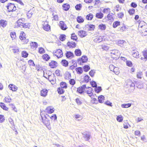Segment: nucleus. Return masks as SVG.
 <instances>
[{
    "instance_id": "nucleus-1",
    "label": "nucleus",
    "mask_w": 147,
    "mask_h": 147,
    "mask_svg": "<svg viewBox=\"0 0 147 147\" xmlns=\"http://www.w3.org/2000/svg\"><path fill=\"white\" fill-rule=\"evenodd\" d=\"M19 38L23 44H26L29 42L28 39H26L25 33L23 31L20 33Z\"/></svg>"
},
{
    "instance_id": "nucleus-2",
    "label": "nucleus",
    "mask_w": 147,
    "mask_h": 147,
    "mask_svg": "<svg viewBox=\"0 0 147 147\" xmlns=\"http://www.w3.org/2000/svg\"><path fill=\"white\" fill-rule=\"evenodd\" d=\"M9 12H13L16 10V7L14 3H8L6 6Z\"/></svg>"
},
{
    "instance_id": "nucleus-3",
    "label": "nucleus",
    "mask_w": 147,
    "mask_h": 147,
    "mask_svg": "<svg viewBox=\"0 0 147 147\" xmlns=\"http://www.w3.org/2000/svg\"><path fill=\"white\" fill-rule=\"evenodd\" d=\"M83 137L86 141H88L90 138L91 134L87 131L84 132L82 133Z\"/></svg>"
},
{
    "instance_id": "nucleus-4",
    "label": "nucleus",
    "mask_w": 147,
    "mask_h": 147,
    "mask_svg": "<svg viewBox=\"0 0 147 147\" xmlns=\"http://www.w3.org/2000/svg\"><path fill=\"white\" fill-rule=\"evenodd\" d=\"M41 116L42 122L49 130H51V127L50 125L49 121L48 119H44L43 118V116L42 115H41Z\"/></svg>"
},
{
    "instance_id": "nucleus-5",
    "label": "nucleus",
    "mask_w": 147,
    "mask_h": 147,
    "mask_svg": "<svg viewBox=\"0 0 147 147\" xmlns=\"http://www.w3.org/2000/svg\"><path fill=\"white\" fill-rule=\"evenodd\" d=\"M53 54V55L56 56L58 58L61 57L63 56L62 51L60 49H58L56 51H54Z\"/></svg>"
},
{
    "instance_id": "nucleus-6",
    "label": "nucleus",
    "mask_w": 147,
    "mask_h": 147,
    "mask_svg": "<svg viewBox=\"0 0 147 147\" xmlns=\"http://www.w3.org/2000/svg\"><path fill=\"white\" fill-rule=\"evenodd\" d=\"M88 58L86 56H83L81 58H79L78 60V62L80 65L82 63H84L87 62Z\"/></svg>"
},
{
    "instance_id": "nucleus-7",
    "label": "nucleus",
    "mask_w": 147,
    "mask_h": 147,
    "mask_svg": "<svg viewBox=\"0 0 147 147\" xmlns=\"http://www.w3.org/2000/svg\"><path fill=\"white\" fill-rule=\"evenodd\" d=\"M95 26L94 25L91 24H89L86 25L84 29L86 30L92 31L95 28Z\"/></svg>"
},
{
    "instance_id": "nucleus-8",
    "label": "nucleus",
    "mask_w": 147,
    "mask_h": 147,
    "mask_svg": "<svg viewBox=\"0 0 147 147\" xmlns=\"http://www.w3.org/2000/svg\"><path fill=\"white\" fill-rule=\"evenodd\" d=\"M25 19L24 18L19 19L16 22L17 26L18 27H22V25L25 23Z\"/></svg>"
},
{
    "instance_id": "nucleus-9",
    "label": "nucleus",
    "mask_w": 147,
    "mask_h": 147,
    "mask_svg": "<svg viewBox=\"0 0 147 147\" xmlns=\"http://www.w3.org/2000/svg\"><path fill=\"white\" fill-rule=\"evenodd\" d=\"M65 55L67 58L69 59L73 58L74 56V53L71 51H67Z\"/></svg>"
},
{
    "instance_id": "nucleus-10",
    "label": "nucleus",
    "mask_w": 147,
    "mask_h": 147,
    "mask_svg": "<svg viewBox=\"0 0 147 147\" xmlns=\"http://www.w3.org/2000/svg\"><path fill=\"white\" fill-rule=\"evenodd\" d=\"M86 88V85L85 84L83 85L82 86L78 88L77 91L79 93L82 94L84 92Z\"/></svg>"
},
{
    "instance_id": "nucleus-11",
    "label": "nucleus",
    "mask_w": 147,
    "mask_h": 147,
    "mask_svg": "<svg viewBox=\"0 0 147 147\" xmlns=\"http://www.w3.org/2000/svg\"><path fill=\"white\" fill-rule=\"evenodd\" d=\"M78 35L81 38L85 37L87 35L86 32L85 31H84L82 30H80L78 31Z\"/></svg>"
},
{
    "instance_id": "nucleus-12",
    "label": "nucleus",
    "mask_w": 147,
    "mask_h": 147,
    "mask_svg": "<svg viewBox=\"0 0 147 147\" xmlns=\"http://www.w3.org/2000/svg\"><path fill=\"white\" fill-rule=\"evenodd\" d=\"M59 26L63 30H65L67 28L66 25L63 21L60 22Z\"/></svg>"
},
{
    "instance_id": "nucleus-13",
    "label": "nucleus",
    "mask_w": 147,
    "mask_h": 147,
    "mask_svg": "<svg viewBox=\"0 0 147 147\" xmlns=\"http://www.w3.org/2000/svg\"><path fill=\"white\" fill-rule=\"evenodd\" d=\"M57 63L56 61H52L51 62L49 63V65L51 68H54L57 66Z\"/></svg>"
},
{
    "instance_id": "nucleus-14",
    "label": "nucleus",
    "mask_w": 147,
    "mask_h": 147,
    "mask_svg": "<svg viewBox=\"0 0 147 147\" xmlns=\"http://www.w3.org/2000/svg\"><path fill=\"white\" fill-rule=\"evenodd\" d=\"M8 88L10 90H12L13 91H16L18 89V87L13 84H10L8 86Z\"/></svg>"
},
{
    "instance_id": "nucleus-15",
    "label": "nucleus",
    "mask_w": 147,
    "mask_h": 147,
    "mask_svg": "<svg viewBox=\"0 0 147 147\" xmlns=\"http://www.w3.org/2000/svg\"><path fill=\"white\" fill-rule=\"evenodd\" d=\"M67 45L69 48H75L76 47V44L74 42L68 41L67 43Z\"/></svg>"
},
{
    "instance_id": "nucleus-16",
    "label": "nucleus",
    "mask_w": 147,
    "mask_h": 147,
    "mask_svg": "<svg viewBox=\"0 0 147 147\" xmlns=\"http://www.w3.org/2000/svg\"><path fill=\"white\" fill-rule=\"evenodd\" d=\"M63 9L65 11H67L69 9L70 6L69 4L66 3H64L62 5Z\"/></svg>"
},
{
    "instance_id": "nucleus-17",
    "label": "nucleus",
    "mask_w": 147,
    "mask_h": 147,
    "mask_svg": "<svg viewBox=\"0 0 147 147\" xmlns=\"http://www.w3.org/2000/svg\"><path fill=\"white\" fill-rule=\"evenodd\" d=\"M46 110L47 112L49 113H52L54 111L53 108L51 106L48 107L46 108Z\"/></svg>"
},
{
    "instance_id": "nucleus-18",
    "label": "nucleus",
    "mask_w": 147,
    "mask_h": 147,
    "mask_svg": "<svg viewBox=\"0 0 147 147\" xmlns=\"http://www.w3.org/2000/svg\"><path fill=\"white\" fill-rule=\"evenodd\" d=\"M43 28L44 30L47 31H49L51 29L50 26L48 24H45V23L43 25Z\"/></svg>"
},
{
    "instance_id": "nucleus-19",
    "label": "nucleus",
    "mask_w": 147,
    "mask_h": 147,
    "mask_svg": "<svg viewBox=\"0 0 147 147\" xmlns=\"http://www.w3.org/2000/svg\"><path fill=\"white\" fill-rule=\"evenodd\" d=\"M7 24V22L3 20H0V25L3 28L5 27Z\"/></svg>"
},
{
    "instance_id": "nucleus-20",
    "label": "nucleus",
    "mask_w": 147,
    "mask_h": 147,
    "mask_svg": "<svg viewBox=\"0 0 147 147\" xmlns=\"http://www.w3.org/2000/svg\"><path fill=\"white\" fill-rule=\"evenodd\" d=\"M48 90L46 89H43L41 90L40 94L41 96L45 97L47 95Z\"/></svg>"
},
{
    "instance_id": "nucleus-21",
    "label": "nucleus",
    "mask_w": 147,
    "mask_h": 147,
    "mask_svg": "<svg viewBox=\"0 0 147 147\" xmlns=\"http://www.w3.org/2000/svg\"><path fill=\"white\" fill-rule=\"evenodd\" d=\"M103 14L102 13L100 12L96 13L95 16L97 18L101 19L103 17Z\"/></svg>"
},
{
    "instance_id": "nucleus-22",
    "label": "nucleus",
    "mask_w": 147,
    "mask_h": 147,
    "mask_svg": "<svg viewBox=\"0 0 147 147\" xmlns=\"http://www.w3.org/2000/svg\"><path fill=\"white\" fill-rule=\"evenodd\" d=\"M61 64L65 67H67L68 65V62L65 59H63L61 61Z\"/></svg>"
},
{
    "instance_id": "nucleus-23",
    "label": "nucleus",
    "mask_w": 147,
    "mask_h": 147,
    "mask_svg": "<svg viewBox=\"0 0 147 147\" xmlns=\"http://www.w3.org/2000/svg\"><path fill=\"white\" fill-rule=\"evenodd\" d=\"M0 106L3 109L6 111H8V108L6 106L5 104L3 102H0Z\"/></svg>"
},
{
    "instance_id": "nucleus-24",
    "label": "nucleus",
    "mask_w": 147,
    "mask_h": 147,
    "mask_svg": "<svg viewBox=\"0 0 147 147\" xmlns=\"http://www.w3.org/2000/svg\"><path fill=\"white\" fill-rule=\"evenodd\" d=\"M76 70L78 74H82L83 72V69L81 67H78L76 68Z\"/></svg>"
},
{
    "instance_id": "nucleus-25",
    "label": "nucleus",
    "mask_w": 147,
    "mask_h": 147,
    "mask_svg": "<svg viewBox=\"0 0 147 147\" xmlns=\"http://www.w3.org/2000/svg\"><path fill=\"white\" fill-rule=\"evenodd\" d=\"M120 24V22L119 21H115L113 23V27L114 28H117L118 26H119Z\"/></svg>"
},
{
    "instance_id": "nucleus-26",
    "label": "nucleus",
    "mask_w": 147,
    "mask_h": 147,
    "mask_svg": "<svg viewBox=\"0 0 147 147\" xmlns=\"http://www.w3.org/2000/svg\"><path fill=\"white\" fill-rule=\"evenodd\" d=\"M103 38L101 36L96 38L94 39V41L95 42H100L102 41Z\"/></svg>"
},
{
    "instance_id": "nucleus-27",
    "label": "nucleus",
    "mask_w": 147,
    "mask_h": 147,
    "mask_svg": "<svg viewBox=\"0 0 147 147\" xmlns=\"http://www.w3.org/2000/svg\"><path fill=\"white\" fill-rule=\"evenodd\" d=\"M93 89L92 88H90L89 89H88V90H86L85 91V92H86V93L89 94H91V95H89V96H91L93 94Z\"/></svg>"
},
{
    "instance_id": "nucleus-28",
    "label": "nucleus",
    "mask_w": 147,
    "mask_h": 147,
    "mask_svg": "<svg viewBox=\"0 0 147 147\" xmlns=\"http://www.w3.org/2000/svg\"><path fill=\"white\" fill-rule=\"evenodd\" d=\"M125 43V41L123 40H119L117 42L118 45L121 47H123V46L124 44Z\"/></svg>"
},
{
    "instance_id": "nucleus-29",
    "label": "nucleus",
    "mask_w": 147,
    "mask_h": 147,
    "mask_svg": "<svg viewBox=\"0 0 147 147\" xmlns=\"http://www.w3.org/2000/svg\"><path fill=\"white\" fill-rule=\"evenodd\" d=\"M42 58L44 60L46 61H48L50 59V57L48 54H45L42 56Z\"/></svg>"
},
{
    "instance_id": "nucleus-30",
    "label": "nucleus",
    "mask_w": 147,
    "mask_h": 147,
    "mask_svg": "<svg viewBox=\"0 0 147 147\" xmlns=\"http://www.w3.org/2000/svg\"><path fill=\"white\" fill-rule=\"evenodd\" d=\"M93 16L92 13H89L86 16V18L88 20H91L93 19Z\"/></svg>"
},
{
    "instance_id": "nucleus-31",
    "label": "nucleus",
    "mask_w": 147,
    "mask_h": 147,
    "mask_svg": "<svg viewBox=\"0 0 147 147\" xmlns=\"http://www.w3.org/2000/svg\"><path fill=\"white\" fill-rule=\"evenodd\" d=\"M104 97L103 95H100L98 97V100L99 102L102 103L104 100Z\"/></svg>"
},
{
    "instance_id": "nucleus-32",
    "label": "nucleus",
    "mask_w": 147,
    "mask_h": 147,
    "mask_svg": "<svg viewBox=\"0 0 147 147\" xmlns=\"http://www.w3.org/2000/svg\"><path fill=\"white\" fill-rule=\"evenodd\" d=\"M61 88H62L66 89L67 88V86L66 83L65 82H61L60 83Z\"/></svg>"
},
{
    "instance_id": "nucleus-33",
    "label": "nucleus",
    "mask_w": 147,
    "mask_h": 147,
    "mask_svg": "<svg viewBox=\"0 0 147 147\" xmlns=\"http://www.w3.org/2000/svg\"><path fill=\"white\" fill-rule=\"evenodd\" d=\"M74 52L75 55L77 56H80L82 54L81 50L79 49H76Z\"/></svg>"
},
{
    "instance_id": "nucleus-34",
    "label": "nucleus",
    "mask_w": 147,
    "mask_h": 147,
    "mask_svg": "<svg viewBox=\"0 0 147 147\" xmlns=\"http://www.w3.org/2000/svg\"><path fill=\"white\" fill-rule=\"evenodd\" d=\"M98 28L101 30H105L106 26V25L103 24H99L98 26Z\"/></svg>"
},
{
    "instance_id": "nucleus-35",
    "label": "nucleus",
    "mask_w": 147,
    "mask_h": 147,
    "mask_svg": "<svg viewBox=\"0 0 147 147\" xmlns=\"http://www.w3.org/2000/svg\"><path fill=\"white\" fill-rule=\"evenodd\" d=\"M84 19L80 16H78L77 18V21L79 23H82L84 22Z\"/></svg>"
},
{
    "instance_id": "nucleus-36",
    "label": "nucleus",
    "mask_w": 147,
    "mask_h": 147,
    "mask_svg": "<svg viewBox=\"0 0 147 147\" xmlns=\"http://www.w3.org/2000/svg\"><path fill=\"white\" fill-rule=\"evenodd\" d=\"M30 23H24V24L22 25L21 28H28L29 29L30 26Z\"/></svg>"
},
{
    "instance_id": "nucleus-37",
    "label": "nucleus",
    "mask_w": 147,
    "mask_h": 147,
    "mask_svg": "<svg viewBox=\"0 0 147 147\" xmlns=\"http://www.w3.org/2000/svg\"><path fill=\"white\" fill-rule=\"evenodd\" d=\"M113 16L111 15L110 13L108 14L107 16V18L109 20L111 21H113L114 20V18Z\"/></svg>"
},
{
    "instance_id": "nucleus-38",
    "label": "nucleus",
    "mask_w": 147,
    "mask_h": 147,
    "mask_svg": "<svg viewBox=\"0 0 147 147\" xmlns=\"http://www.w3.org/2000/svg\"><path fill=\"white\" fill-rule=\"evenodd\" d=\"M102 89L101 87L100 86H97L94 89V91L96 93H99L101 91Z\"/></svg>"
},
{
    "instance_id": "nucleus-39",
    "label": "nucleus",
    "mask_w": 147,
    "mask_h": 147,
    "mask_svg": "<svg viewBox=\"0 0 147 147\" xmlns=\"http://www.w3.org/2000/svg\"><path fill=\"white\" fill-rule=\"evenodd\" d=\"M57 91L58 94H63L65 92V90L60 87H59L57 88Z\"/></svg>"
},
{
    "instance_id": "nucleus-40",
    "label": "nucleus",
    "mask_w": 147,
    "mask_h": 147,
    "mask_svg": "<svg viewBox=\"0 0 147 147\" xmlns=\"http://www.w3.org/2000/svg\"><path fill=\"white\" fill-rule=\"evenodd\" d=\"M84 80L85 82L87 83L89 80H91V79L90 78V77L88 75L85 76L84 78Z\"/></svg>"
},
{
    "instance_id": "nucleus-41",
    "label": "nucleus",
    "mask_w": 147,
    "mask_h": 147,
    "mask_svg": "<svg viewBox=\"0 0 147 147\" xmlns=\"http://www.w3.org/2000/svg\"><path fill=\"white\" fill-rule=\"evenodd\" d=\"M130 83H131V84L129 85L130 88H131V91H130L129 90L130 92H133L135 89L134 86H135V85L134 83L133 82H131ZM129 90H130V89H129Z\"/></svg>"
},
{
    "instance_id": "nucleus-42",
    "label": "nucleus",
    "mask_w": 147,
    "mask_h": 147,
    "mask_svg": "<svg viewBox=\"0 0 147 147\" xmlns=\"http://www.w3.org/2000/svg\"><path fill=\"white\" fill-rule=\"evenodd\" d=\"M30 44V46L33 48H37L38 47V44L36 42H32Z\"/></svg>"
},
{
    "instance_id": "nucleus-43",
    "label": "nucleus",
    "mask_w": 147,
    "mask_h": 147,
    "mask_svg": "<svg viewBox=\"0 0 147 147\" xmlns=\"http://www.w3.org/2000/svg\"><path fill=\"white\" fill-rule=\"evenodd\" d=\"M117 120L119 122H121L123 119V117L121 115H119L117 116L116 118Z\"/></svg>"
},
{
    "instance_id": "nucleus-44",
    "label": "nucleus",
    "mask_w": 147,
    "mask_h": 147,
    "mask_svg": "<svg viewBox=\"0 0 147 147\" xmlns=\"http://www.w3.org/2000/svg\"><path fill=\"white\" fill-rule=\"evenodd\" d=\"M132 54L133 56L134 57H136L137 56H138L139 55V53L138 52L135 50H133L132 51Z\"/></svg>"
},
{
    "instance_id": "nucleus-45",
    "label": "nucleus",
    "mask_w": 147,
    "mask_h": 147,
    "mask_svg": "<svg viewBox=\"0 0 147 147\" xmlns=\"http://www.w3.org/2000/svg\"><path fill=\"white\" fill-rule=\"evenodd\" d=\"M131 106L130 103L124 104L121 105V107L124 108H127L130 107Z\"/></svg>"
},
{
    "instance_id": "nucleus-46",
    "label": "nucleus",
    "mask_w": 147,
    "mask_h": 147,
    "mask_svg": "<svg viewBox=\"0 0 147 147\" xmlns=\"http://www.w3.org/2000/svg\"><path fill=\"white\" fill-rule=\"evenodd\" d=\"M83 69L84 71L85 72H87L90 69V67L88 65H85L83 67Z\"/></svg>"
},
{
    "instance_id": "nucleus-47",
    "label": "nucleus",
    "mask_w": 147,
    "mask_h": 147,
    "mask_svg": "<svg viewBox=\"0 0 147 147\" xmlns=\"http://www.w3.org/2000/svg\"><path fill=\"white\" fill-rule=\"evenodd\" d=\"M71 39L77 41L78 38L76 35L74 33L71 34Z\"/></svg>"
},
{
    "instance_id": "nucleus-48",
    "label": "nucleus",
    "mask_w": 147,
    "mask_h": 147,
    "mask_svg": "<svg viewBox=\"0 0 147 147\" xmlns=\"http://www.w3.org/2000/svg\"><path fill=\"white\" fill-rule=\"evenodd\" d=\"M22 56L23 57H27L28 55V53L25 51H23L22 53Z\"/></svg>"
},
{
    "instance_id": "nucleus-49",
    "label": "nucleus",
    "mask_w": 147,
    "mask_h": 147,
    "mask_svg": "<svg viewBox=\"0 0 147 147\" xmlns=\"http://www.w3.org/2000/svg\"><path fill=\"white\" fill-rule=\"evenodd\" d=\"M142 53L144 57H145L146 59L145 61H146L147 60V50H144L142 52Z\"/></svg>"
},
{
    "instance_id": "nucleus-50",
    "label": "nucleus",
    "mask_w": 147,
    "mask_h": 147,
    "mask_svg": "<svg viewBox=\"0 0 147 147\" xmlns=\"http://www.w3.org/2000/svg\"><path fill=\"white\" fill-rule=\"evenodd\" d=\"M90 84L91 86L95 88L97 86L96 82L94 81L90 82Z\"/></svg>"
},
{
    "instance_id": "nucleus-51",
    "label": "nucleus",
    "mask_w": 147,
    "mask_h": 147,
    "mask_svg": "<svg viewBox=\"0 0 147 147\" xmlns=\"http://www.w3.org/2000/svg\"><path fill=\"white\" fill-rule=\"evenodd\" d=\"M5 101L6 102H10L11 101V99L10 98L9 96H8L7 97H5L4 99Z\"/></svg>"
},
{
    "instance_id": "nucleus-52",
    "label": "nucleus",
    "mask_w": 147,
    "mask_h": 147,
    "mask_svg": "<svg viewBox=\"0 0 147 147\" xmlns=\"http://www.w3.org/2000/svg\"><path fill=\"white\" fill-rule=\"evenodd\" d=\"M82 5L81 4H78L75 6L76 9L77 10H80L82 7Z\"/></svg>"
},
{
    "instance_id": "nucleus-53",
    "label": "nucleus",
    "mask_w": 147,
    "mask_h": 147,
    "mask_svg": "<svg viewBox=\"0 0 147 147\" xmlns=\"http://www.w3.org/2000/svg\"><path fill=\"white\" fill-rule=\"evenodd\" d=\"M65 34H61L59 37V39L62 41H63L65 39Z\"/></svg>"
},
{
    "instance_id": "nucleus-54",
    "label": "nucleus",
    "mask_w": 147,
    "mask_h": 147,
    "mask_svg": "<svg viewBox=\"0 0 147 147\" xmlns=\"http://www.w3.org/2000/svg\"><path fill=\"white\" fill-rule=\"evenodd\" d=\"M82 100L78 98H77L76 99V101L77 104L78 105H81L82 104Z\"/></svg>"
},
{
    "instance_id": "nucleus-55",
    "label": "nucleus",
    "mask_w": 147,
    "mask_h": 147,
    "mask_svg": "<svg viewBox=\"0 0 147 147\" xmlns=\"http://www.w3.org/2000/svg\"><path fill=\"white\" fill-rule=\"evenodd\" d=\"M45 50L42 47H40L39 48L38 52L40 54L43 53L45 52Z\"/></svg>"
},
{
    "instance_id": "nucleus-56",
    "label": "nucleus",
    "mask_w": 147,
    "mask_h": 147,
    "mask_svg": "<svg viewBox=\"0 0 147 147\" xmlns=\"http://www.w3.org/2000/svg\"><path fill=\"white\" fill-rule=\"evenodd\" d=\"M69 84L72 85H74L76 83V81L74 79H71L69 81Z\"/></svg>"
},
{
    "instance_id": "nucleus-57",
    "label": "nucleus",
    "mask_w": 147,
    "mask_h": 147,
    "mask_svg": "<svg viewBox=\"0 0 147 147\" xmlns=\"http://www.w3.org/2000/svg\"><path fill=\"white\" fill-rule=\"evenodd\" d=\"M50 117L52 120H54V121L56 120L57 119V116L56 114H53Z\"/></svg>"
},
{
    "instance_id": "nucleus-58",
    "label": "nucleus",
    "mask_w": 147,
    "mask_h": 147,
    "mask_svg": "<svg viewBox=\"0 0 147 147\" xmlns=\"http://www.w3.org/2000/svg\"><path fill=\"white\" fill-rule=\"evenodd\" d=\"M5 117L3 115H0V122L1 123L5 121Z\"/></svg>"
},
{
    "instance_id": "nucleus-59",
    "label": "nucleus",
    "mask_w": 147,
    "mask_h": 147,
    "mask_svg": "<svg viewBox=\"0 0 147 147\" xmlns=\"http://www.w3.org/2000/svg\"><path fill=\"white\" fill-rule=\"evenodd\" d=\"M28 63L30 66L32 65L33 66H35V65L33 61L32 60H29L28 61Z\"/></svg>"
},
{
    "instance_id": "nucleus-60",
    "label": "nucleus",
    "mask_w": 147,
    "mask_h": 147,
    "mask_svg": "<svg viewBox=\"0 0 147 147\" xmlns=\"http://www.w3.org/2000/svg\"><path fill=\"white\" fill-rule=\"evenodd\" d=\"M142 72H138L137 73V77L138 78L141 79L142 78Z\"/></svg>"
},
{
    "instance_id": "nucleus-61",
    "label": "nucleus",
    "mask_w": 147,
    "mask_h": 147,
    "mask_svg": "<svg viewBox=\"0 0 147 147\" xmlns=\"http://www.w3.org/2000/svg\"><path fill=\"white\" fill-rule=\"evenodd\" d=\"M10 36L11 38H15L16 37V33L14 32H12L10 33Z\"/></svg>"
},
{
    "instance_id": "nucleus-62",
    "label": "nucleus",
    "mask_w": 147,
    "mask_h": 147,
    "mask_svg": "<svg viewBox=\"0 0 147 147\" xmlns=\"http://www.w3.org/2000/svg\"><path fill=\"white\" fill-rule=\"evenodd\" d=\"M135 12V10L134 9H129L128 11V13L130 15H132Z\"/></svg>"
},
{
    "instance_id": "nucleus-63",
    "label": "nucleus",
    "mask_w": 147,
    "mask_h": 147,
    "mask_svg": "<svg viewBox=\"0 0 147 147\" xmlns=\"http://www.w3.org/2000/svg\"><path fill=\"white\" fill-rule=\"evenodd\" d=\"M95 73V71L94 70H92L89 72V74L91 76L93 77Z\"/></svg>"
},
{
    "instance_id": "nucleus-64",
    "label": "nucleus",
    "mask_w": 147,
    "mask_h": 147,
    "mask_svg": "<svg viewBox=\"0 0 147 147\" xmlns=\"http://www.w3.org/2000/svg\"><path fill=\"white\" fill-rule=\"evenodd\" d=\"M110 9L109 8H104L102 11V12L104 13H107Z\"/></svg>"
}]
</instances>
